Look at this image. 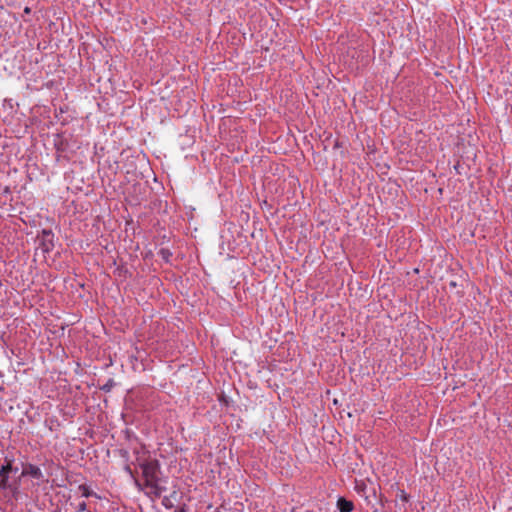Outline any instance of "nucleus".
Returning <instances> with one entry per match:
<instances>
[{
    "label": "nucleus",
    "instance_id": "obj_1",
    "mask_svg": "<svg viewBox=\"0 0 512 512\" xmlns=\"http://www.w3.org/2000/svg\"><path fill=\"white\" fill-rule=\"evenodd\" d=\"M142 474L145 480L144 487L135 481L136 486L139 490H144L145 493L150 497H160L165 491V487L161 484L160 479L157 476L158 465L156 462L150 461L141 464Z\"/></svg>",
    "mask_w": 512,
    "mask_h": 512
},
{
    "label": "nucleus",
    "instance_id": "obj_2",
    "mask_svg": "<svg viewBox=\"0 0 512 512\" xmlns=\"http://www.w3.org/2000/svg\"><path fill=\"white\" fill-rule=\"evenodd\" d=\"M22 476H30L38 481H44V475L41 469L35 465L29 464L24 467Z\"/></svg>",
    "mask_w": 512,
    "mask_h": 512
},
{
    "label": "nucleus",
    "instance_id": "obj_3",
    "mask_svg": "<svg viewBox=\"0 0 512 512\" xmlns=\"http://www.w3.org/2000/svg\"><path fill=\"white\" fill-rule=\"evenodd\" d=\"M12 467L10 463L3 465L0 469V489H6L8 486V473Z\"/></svg>",
    "mask_w": 512,
    "mask_h": 512
},
{
    "label": "nucleus",
    "instance_id": "obj_4",
    "mask_svg": "<svg viewBox=\"0 0 512 512\" xmlns=\"http://www.w3.org/2000/svg\"><path fill=\"white\" fill-rule=\"evenodd\" d=\"M337 507L340 512H351L353 510V503L344 498H339L337 501Z\"/></svg>",
    "mask_w": 512,
    "mask_h": 512
},
{
    "label": "nucleus",
    "instance_id": "obj_5",
    "mask_svg": "<svg viewBox=\"0 0 512 512\" xmlns=\"http://www.w3.org/2000/svg\"><path fill=\"white\" fill-rule=\"evenodd\" d=\"M78 490L81 494L82 497H91V496H94L95 493L86 485H80L78 487Z\"/></svg>",
    "mask_w": 512,
    "mask_h": 512
},
{
    "label": "nucleus",
    "instance_id": "obj_6",
    "mask_svg": "<svg viewBox=\"0 0 512 512\" xmlns=\"http://www.w3.org/2000/svg\"><path fill=\"white\" fill-rule=\"evenodd\" d=\"M158 255L165 260L166 262L169 261L170 257L172 256V253L169 251V249L161 248L158 252Z\"/></svg>",
    "mask_w": 512,
    "mask_h": 512
},
{
    "label": "nucleus",
    "instance_id": "obj_7",
    "mask_svg": "<svg viewBox=\"0 0 512 512\" xmlns=\"http://www.w3.org/2000/svg\"><path fill=\"white\" fill-rule=\"evenodd\" d=\"M86 509H87V504H86V502L82 501V502H80V503L78 504V507H77V511H78V512H84V511H86Z\"/></svg>",
    "mask_w": 512,
    "mask_h": 512
},
{
    "label": "nucleus",
    "instance_id": "obj_8",
    "mask_svg": "<svg viewBox=\"0 0 512 512\" xmlns=\"http://www.w3.org/2000/svg\"><path fill=\"white\" fill-rule=\"evenodd\" d=\"M163 504H164L166 507H172V506H173V504H172V502H171L170 498H168V497H165V498L163 499Z\"/></svg>",
    "mask_w": 512,
    "mask_h": 512
},
{
    "label": "nucleus",
    "instance_id": "obj_9",
    "mask_svg": "<svg viewBox=\"0 0 512 512\" xmlns=\"http://www.w3.org/2000/svg\"><path fill=\"white\" fill-rule=\"evenodd\" d=\"M43 236L45 238H49V237H53V234L51 231H48V230H43Z\"/></svg>",
    "mask_w": 512,
    "mask_h": 512
},
{
    "label": "nucleus",
    "instance_id": "obj_10",
    "mask_svg": "<svg viewBox=\"0 0 512 512\" xmlns=\"http://www.w3.org/2000/svg\"><path fill=\"white\" fill-rule=\"evenodd\" d=\"M401 498H402L403 500H406V495L404 494V492H403V491L401 492Z\"/></svg>",
    "mask_w": 512,
    "mask_h": 512
}]
</instances>
